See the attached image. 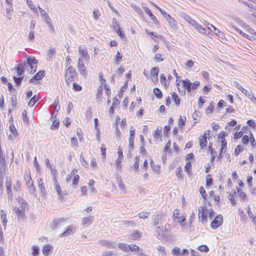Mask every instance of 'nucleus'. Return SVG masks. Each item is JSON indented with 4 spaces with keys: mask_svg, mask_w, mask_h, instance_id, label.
<instances>
[{
    "mask_svg": "<svg viewBox=\"0 0 256 256\" xmlns=\"http://www.w3.org/2000/svg\"><path fill=\"white\" fill-rule=\"evenodd\" d=\"M52 106L54 110L55 111H56L57 112H58V110H60V106L59 105V102L58 100H56L52 105Z\"/></svg>",
    "mask_w": 256,
    "mask_h": 256,
    "instance_id": "45",
    "label": "nucleus"
},
{
    "mask_svg": "<svg viewBox=\"0 0 256 256\" xmlns=\"http://www.w3.org/2000/svg\"><path fill=\"white\" fill-rule=\"evenodd\" d=\"M75 172H78V170L76 168H74L73 170H72L71 172L67 176L66 178V181L67 182H68L70 180V179L72 178V176L74 174Z\"/></svg>",
    "mask_w": 256,
    "mask_h": 256,
    "instance_id": "58",
    "label": "nucleus"
},
{
    "mask_svg": "<svg viewBox=\"0 0 256 256\" xmlns=\"http://www.w3.org/2000/svg\"><path fill=\"white\" fill-rule=\"evenodd\" d=\"M180 248L175 246L172 250V254L173 256H180Z\"/></svg>",
    "mask_w": 256,
    "mask_h": 256,
    "instance_id": "36",
    "label": "nucleus"
},
{
    "mask_svg": "<svg viewBox=\"0 0 256 256\" xmlns=\"http://www.w3.org/2000/svg\"><path fill=\"white\" fill-rule=\"evenodd\" d=\"M28 206V203L24 200H22L18 208H14V210L18 216V222H22L25 217V210Z\"/></svg>",
    "mask_w": 256,
    "mask_h": 256,
    "instance_id": "1",
    "label": "nucleus"
},
{
    "mask_svg": "<svg viewBox=\"0 0 256 256\" xmlns=\"http://www.w3.org/2000/svg\"><path fill=\"white\" fill-rule=\"evenodd\" d=\"M78 53L82 58V60L88 61L90 59L89 55L88 53L87 49L84 46H80L78 48Z\"/></svg>",
    "mask_w": 256,
    "mask_h": 256,
    "instance_id": "8",
    "label": "nucleus"
},
{
    "mask_svg": "<svg viewBox=\"0 0 256 256\" xmlns=\"http://www.w3.org/2000/svg\"><path fill=\"white\" fill-rule=\"evenodd\" d=\"M156 8L160 11V13L164 17L166 20L168 19L167 16H170L169 14H167V12L164 10H162L159 6H156Z\"/></svg>",
    "mask_w": 256,
    "mask_h": 256,
    "instance_id": "55",
    "label": "nucleus"
},
{
    "mask_svg": "<svg viewBox=\"0 0 256 256\" xmlns=\"http://www.w3.org/2000/svg\"><path fill=\"white\" fill-rule=\"evenodd\" d=\"M77 230V227L73 225H70L66 228V230H64L62 234H60V237H66L70 235H72Z\"/></svg>",
    "mask_w": 256,
    "mask_h": 256,
    "instance_id": "9",
    "label": "nucleus"
},
{
    "mask_svg": "<svg viewBox=\"0 0 256 256\" xmlns=\"http://www.w3.org/2000/svg\"><path fill=\"white\" fill-rule=\"evenodd\" d=\"M122 56L120 53L118 51L117 52L114 59V62L115 64H118L122 60Z\"/></svg>",
    "mask_w": 256,
    "mask_h": 256,
    "instance_id": "28",
    "label": "nucleus"
},
{
    "mask_svg": "<svg viewBox=\"0 0 256 256\" xmlns=\"http://www.w3.org/2000/svg\"><path fill=\"white\" fill-rule=\"evenodd\" d=\"M79 180L80 176L78 174H74V177L72 180V185L74 187H75L78 185Z\"/></svg>",
    "mask_w": 256,
    "mask_h": 256,
    "instance_id": "46",
    "label": "nucleus"
},
{
    "mask_svg": "<svg viewBox=\"0 0 256 256\" xmlns=\"http://www.w3.org/2000/svg\"><path fill=\"white\" fill-rule=\"evenodd\" d=\"M186 120V118L184 117V118H182L181 116H180L178 121V124L180 128L184 126L185 125V122Z\"/></svg>",
    "mask_w": 256,
    "mask_h": 256,
    "instance_id": "59",
    "label": "nucleus"
},
{
    "mask_svg": "<svg viewBox=\"0 0 256 256\" xmlns=\"http://www.w3.org/2000/svg\"><path fill=\"white\" fill-rule=\"evenodd\" d=\"M128 141L129 144L128 146V148L129 150V152H131V150H132L134 149V138H130Z\"/></svg>",
    "mask_w": 256,
    "mask_h": 256,
    "instance_id": "43",
    "label": "nucleus"
},
{
    "mask_svg": "<svg viewBox=\"0 0 256 256\" xmlns=\"http://www.w3.org/2000/svg\"><path fill=\"white\" fill-rule=\"evenodd\" d=\"M154 93L156 96L158 98H162L163 95L161 90L158 88H155L153 90Z\"/></svg>",
    "mask_w": 256,
    "mask_h": 256,
    "instance_id": "31",
    "label": "nucleus"
},
{
    "mask_svg": "<svg viewBox=\"0 0 256 256\" xmlns=\"http://www.w3.org/2000/svg\"><path fill=\"white\" fill-rule=\"evenodd\" d=\"M166 228L164 226H158L156 228V235L158 239L161 240L164 238V233Z\"/></svg>",
    "mask_w": 256,
    "mask_h": 256,
    "instance_id": "13",
    "label": "nucleus"
},
{
    "mask_svg": "<svg viewBox=\"0 0 256 256\" xmlns=\"http://www.w3.org/2000/svg\"><path fill=\"white\" fill-rule=\"evenodd\" d=\"M214 110V104L213 102H211L210 105L208 106L207 108L206 109V114H210Z\"/></svg>",
    "mask_w": 256,
    "mask_h": 256,
    "instance_id": "50",
    "label": "nucleus"
},
{
    "mask_svg": "<svg viewBox=\"0 0 256 256\" xmlns=\"http://www.w3.org/2000/svg\"><path fill=\"white\" fill-rule=\"evenodd\" d=\"M162 218V215L157 214L154 219V222L155 226H157L161 222V220Z\"/></svg>",
    "mask_w": 256,
    "mask_h": 256,
    "instance_id": "40",
    "label": "nucleus"
},
{
    "mask_svg": "<svg viewBox=\"0 0 256 256\" xmlns=\"http://www.w3.org/2000/svg\"><path fill=\"white\" fill-rule=\"evenodd\" d=\"M237 192H238V194L240 197L241 198H242L243 200H246V194L240 188H238V187L237 188Z\"/></svg>",
    "mask_w": 256,
    "mask_h": 256,
    "instance_id": "38",
    "label": "nucleus"
},
{
    "mask_svg": "<svg viewBox=\"0 0 256 256\" xmlns=\"http://www.w3.org/2000/svg\"><path fill=\"white\" fill-rule=\"evenodd\" d=\"M10 100H11V102H12L11 106L12 108H14L17 104L16 97V95L15 94L12 95Z\"/></svg>",
    "mask_w": 256,
    "mask_h": 256,
    "instance_id": "56",
    "label": "nucleus"
},
{
    "mask_svg": "<svg viewBox=\"0 0 256 256\" xmlns=\"http://www.w3.org/2000/svg\"><path fill=\"white\" fill-rule=\"evenodd\" d=\"M32 254L33 256H37L39 254V248L36 246H34L32 247Z\"/></svg>",
    "mask_w": 256,
    "mask_h": 256,
    "instance_id": "64",
    "label": "nucleus"
},
{
    "mask_svg": "<svg viewBox=\"0 0 256 256\" xmlns=\"http://www.w3.org/2000/svg\"><path fill=\"white\" fill-rule=\"evenodd\" d=\"M118 158L116 162V168L118 169H120L122 167L121 162H122V160L123 158L122 150V148L120 146H118Z\"/></svg>",
    "mask_w": 256,
    "mask_h": 256,
    "instance_id": "14",
    "label": "nucleus"
},
{
    "mask_svg": "<svg viewBox=\"0 0 256 256\" xmlns=\"http://www.w3.org/2000/svg\"><path fill=\"white\" fill-rule=\"evenodd\" d=\"M64 220L62 218H59L54 220L51 226L52 230L56 229L60 225V224L64 222Z\"/></svg>",
    "mask_w": 256,
    "mask_h": 256,
    "instance_id": "21",
    "label": "nucleus"
},
{
    "mask_svg": "<svg viewBox=\"0 0 256 256\" xmlns=\"http://www.w3.org/2000/svg\"><path fill=\"white\" fill-rule=\"evenodd\" d=\"M10 130L14 136H16L18 134V132L16 128L14 126L13 124H10L9 126Z\"/></svg>",
    "mask_w": 256,
    "mask_h": 256,
    "instance_id": "39",
    "label": "nucleus"
},
{
    "mask_svg": "<svg viewBox=\"0 0 256 256\" xmlns=\"http://www.w3.org/2000/svg\"><path fill=\"white\" fill-rule=\"evenodd\" d=\"M21 186H22V182L20 180H18L16 182V186H14L13 188L16 192L19 191L20 189Z\"/></svg>",
    "mask_w": 256,
    "mask_h": 256,
    "instance_id": "61",
    "label": "nucleus"
},
{
    "mask_svg": "<svg viewBox=\"0 0 256 256\" xmlns=\"http://www.w3.org/2000/svg\"><path fill=\"white\" fill-rule=\"evenodd\" d=\"M198 211V217L201 218L202 223H204L206 220L208 216L206 208L204 206H200Z\"/></svg>",
    "mask_w": 256,
    "mask_h": 256,
    "instance_id": "10",
    "label": "nucleus"
},
{
    "mask_svg": "<svg viewBox=\"0 0 256 256\" xmlns=\"http://www.w3.org/2000/svg\"><path fill=\"white\" fill-rule=\"evenodd\" d=\"M82 58H79L78 60V68L80 73L84 76H86L87 74L86 68L82 62Z\"/></svg>",
    "mask_w": 256,
    "mask_h": 256,
    "instance_id": "11",
    "label": "nucleus"
},
{
    "mask_svg": "<svg viewBox=\"0 0 256 256\" xmlns=\"http://www.w3.org/2000/svg\"><path fill=\"white\" fill-rule=\"evenodd\" d=\"M38 100V98L35 94L30 100L28 102V106L30 107H33L36 102Z\"/></svg>",
    "mask_w": 256,
    "mask_h": 256,
    "instance_id": "27",
    "label": "nucleus"
},
{
    "mask_svg": "<svg viewBox=\"0 0 256 256\" xmlns=\"http://www.w3.org/2000/svg\"><path fill=\"white\" fill-rule=\"evenodd\" d=\"M213 180L210 174H208L206 176V186H210L212 184Z\"/></svg>",
    "mask_w": 256,
    "mask_h": 256,
    "instance_id": "47",
    "label": "nucleus"
},
{
    "mask_svg": "<svg viewBox=\"0 0 256 256\" xmlns=\"http://www.w3.org/2000/svg\"><path fill=\"white\" fill-rule=\"evenodd\" d=\"M122 224L124 226L130 225L132 226H134L136 225V222L134 220L128 221V220H122Z\"/></svg>",
    "mask_w": 256,
    "mask_h": 256,
    "instance_id": "54",
    "label": "nucleus"
},
{
    "mask_svg": "<svg viewBox=\"0 0 256 256\" xmlns=\"http://www.w3.org/2000/svg\"><path fill=\"white\" fill-rule=\"evenodd\" d=\"M76 72L74 68L72 66H69L66 71L65 76V80L66 84H70L74 80V78L76 77Z\"/></svg>",
    "mask_w": 256,
    "mask_h": 256,
    "instance_id": "5",
    "label": "nucleus"
},
{
    "mask_svg": "<svg viewBox=\"0 0 256 256\" xmlns=\"http://www.w3.org/2000/svg\"><path fill=\"white\" fill-rule=\"evenodd\" d=\"M221 148L220 150V154H222L223 152V151L226 150V146H227V142L226 141V139H224L221 140Z\"/></svg>",
    "mask_w": 256,
    "mask_h": 256,
    "instance_id": "42",
    "label": "nucleus"
},
{
    "mask_svg": "<svg viewBox=\"0 0 256 256\" xmlns=\"http://www.w3.org/2000/svg\"><path fill=\"white\" fill-rule=\"evenodd\" d=\"M210 26V27L212 28V29L210 27H208V29H210L212 32H214L216 36H218L220 38H222L224 36V34L216 28L212 24H208Z\"/></svg>",
    "mask_w": 256,
    "mask_h": 256,
    "instance_id": "19",
    "label": "nucleus"
},
{
    "mask_svg": "<svg viewBox=\"0 0 256 256\" xmlns=\"http://www.w3.org/2000/svg\"><path fill=\"white\" fill-rule=\"evenodd\" d=\"M167 17L168 19L166 20L168 22L170 28L174 30H177L178 29L177 22L171 16H167Z\"/></svg>",
    "mask_w": 256,
    "mask_h": 256,
    "instance_id": "17",
    "label": "nucleus"
},
{
    "mask_svg": "<svg viewBox=\"0 0 256 256\" xmlns=\"http://www.w3.org/2000/svg\"><path fill=\"white\" fill-rule=\"evenodd\" d=\"M118 186L122 190L125 191L126 190V188L124 186V184L122 182V179H118Z\"/></svg>",
    "mask_w": 256,
    "mask_h": 256,
    "instance_id": "57",
    "label": "nucleus"
},
{
    "mask_svg": "<svg viewBox=\"0 0 256 256\" xmlns=\"http://www.w3.org/2000/svg\"><path fill=\"white\" fill-rule=\"evenodd\" d=\"M38 60L34 57L30 56L26 58V64L30 70L28 69V71L30 74L34 73L38 68Z\"/></svg>",
    "mask_w": 256,
    "mask_h": 256,
    "instance_id": "4",
    "label": "nucleus"
},
{
    "mask_svg": "<svg viewBox=\"0 0 256 256\" xmlns=\"http://www.w3.org/2000/svg\"><path fill=\"white\" fill-rule=\"evenodd\" d=\"M247 124L254 128H256V123L252 120H249L246 122Z\"/></svg>",
    "mask_w": 256,
    "mask_h": 256,
    "instance_id": "63",
    "label": "nucleus"
},
{
    "mask_svg": "<svg viewBox=\"0 0 256 256\" xmlns=\"http://www.w3.org/2000/svg\"><path fill=\"white\" fill-rule=\"evenodd\" d=\"M55 188L58 194V196L60 197V198L62 199V190H61V188H60V185L58 184H56Z\"/></svg>",
    "mask_w": 256,
    "mask_h": 256,
    "instance_id": "49",
    "label": "nucleus"
},
{
    "mask_svg": "<svg viewBox=\"0 0 256 256\" xmlns=\"http://www.w3.org/2000/svg\"><path fill=\"white\" fill-rule=\"evenodd\" d=\"M179 212L180 210L177 209H176L174 210L173 212L174 220L180 224L182 230H186L188 228V226L185 224L186 216L185 214H182L180 216Z\"/></svg>",
    "mask_w": 256,
    "mask_h": 256,
    "instance_id": "2",
    "label": "nucleus"
},
{
    "mask_svg": "<svg viewBox=\"0 0 256 256\" xmlns=\"http://www.w3.org/2000/svg\"><path fill=\"white\" fill-rule=\"evenodd\" d=\"M44 76V70H40L29 80V82L30 83H34L35 82L41 80Z\"/></svg>",
    "mask_w": 256,
    "mask_h": 256,
    "instance_id": "12",
    "label": "nucleus"
},
{
    "mask_svg": "<svg viewBox=\"0 0 256 256\" xmlns=\"http://www.w3.org/2000/svg\"><path fill=\"white\" fill-rule=\"evenodd\" d=\"M26 4L34 12H37L38 10L37 8L33 4L32 0H26Z\"/></svg>",
    "mask_w": 256,
    "mask_h": 256,
    "instance_id": "41",
    "label": "nucleus"
},
{
    "mask_svg": "<svg viewBox=\"0 0 256 256\" xmlns=\"http://www.w3.org/2000/svg\"><path fill=\"white\" fill-rule=\"evenodd\" d=\"M19 76L20 77H18V78H16V76H14V78H13L14 82L16 83V85L18 86L21 84L24 78L23 76Z\"/></svg>",
    "mask_w": 256,
    "mask_h": 256,
    "instance_id": "51",
    "label": "nucleus"
},
{
    "mask_svg": "<svg viewBox=\"0 0 256 256\" xmlns=\"http://www.w3.org/2000/svg\"><path fill=\"white\" fill-rule=\"evenodd\" d=\"M86 116L87 119L90 120L92 117V110L90 106L88 107L86 112Z\"/></svg>",
    "mask_w": 256,
    "mask_h": 256,
    "instance_id": "53",
    "label": "nucleus"
},
{
    "mask_svg": "<svg viewBox=\"0 0 256 256\" xmlns=\"http://www.w3.org/2000/svg\"><path fill=\"white\" fill-rule=\"evenodd\" d=\"M146 13L148 15L152 20H155V16L152 13L150 10L147 6H142Z\"/></svg>",
    "mask_w": 256,
    "mask_h": 256,
    "instance_id": "32",
    "label": "nucleus"
},
{
    "mask_svg": "<svg viewBox=\"0 0 256 256\" xmlns=\"http://www.w3.org/2000/svg\"><path fill=\"white\" fill-rule=\"evenodd\" d=\"M24 178L26 181V185L28 187V188L29 190V192L34 194L35 192V188L33 186V182L32 179L30 176V174H25L24 175Z\"/></svg>",
    "mask_w": 256,
    "mask_h": 256,
    "instance_id": "6",
    "label": "nucleus"
},
{
    "mask_svg": "<svg viewBox=\"0 0 256 256\" xmlns=\"http://www.w3.org/2000/svg\"><path fill=\"white\" fill-rule=\"evenodd\" d=\"M38 186L40 190L42 197L44 198L46 196V190L44 186V184L42 186Z\"/></svg>",
    "mask_w": 256,
    "mask_h": 256,
    "instance_id": "48",
    "label": "nucleus"
},
{
    "mask_svg": "<svg viewBox=\"0 0 256 256\" xmlns=\"http://www.w3.org/2000/svg\"><path fill=\"white\" fill-rule=\"evenodd\" d=\"M198 250L200 252H208V250H209V248H208V246L204 244L198 247Z\"/></svg>",
    "mask_w": 256,
    "mask_h": 256,
    "instance_id": "52",
    "label": "nucleus"
},
{
    "mask_svg": "<svg viewBox=\"0 0 256 256\" xmlns=\"http://www.w3.org/2000/svg\"><path fill=\"white\" fill-rule=\"evenodd\" d=\"M129 251L130 250L132 252H140V248L138 246L134 244H132L129 245Z\"/></svg>",
    "mask_w": 256,
    "mask_h": 256,
    "instance_id": "35",
    "label": "nucleus"
},
{
    "mask_svg": "<svg viewBox=\"0 0 256 256\" xmlns=\"http://www.w3.org/2000/svg\"><path fill=\"white\" fill-rule=\"evenodd\" d=\"M236 196V191H234L233 194L230 193L228 196V200L230 201L231 204L232 206L235 205L236 204V201L234 199V198Z\"/></svg>",
    "mask_w": 256,
    "mask_h": 256,
    "instance_id": "25",
    "label": "nucleus"
},
{
    "mask_svg": "<svg viewBox=\"0 0 256 256\" xmlns=\"http://www.w3.org/2000/svg\"><path fill=\"white\" fill-rule=\"evenodd\" d=\"M25 66H26V64L20 63L18 64V66L14 68V70H16L18 76H21L24 74Z\"/></svg>",
    "mask_w": 256,
    "mask_h": 256,
    "instance_id": "15",
    "label": "nucleus"
},
{
    "mask_svg": "<svg viewBox=\"0 0 256 256\" xmlns=\"http://www.w3.org/2000/svg\"><path fill=\"white\" fill-rule=\"evenodd\" d=\"M160 69L158 66L154 67L151 69L150 75L152 77L158 76Z\"/></svg>",
    "mask_w": 256,
    "mask_h": 256,
    "instance_id": "30",
    "label": "nucleus"
},
{
    "mask_svg": "<svg viewBox=\"0 0 256 256\" xmlns=\"http://www.w3.org/2000/svg\"><path fill=\"white\" fill-rule=\"evenodd\" d=\"M193 27L198 32L204 34H206L208 30L206 28H203L202 25L199 24L197 22Z\"/></svg>",
    "mask_w": 256,
    "mask_h": 256,
    "instance_id": "23",
    "label": "nucleus"
},
{
    "mask_svg": "<svg viewBox=\"0 0 256 256\" xmlns=\"http://www.w3.org/2000/svg\"><path fill=\"white\" fill-rule=\"evenodd\" d=\"M181 172H182L181 167H180V166L176 168V174L178 179H181L182 178V175L181 174Z\"/></svg>",
    "mask_w": 256,
    "mask_h": 256,
    "instance_id": "62",
    "label": "nucleus"
},
{
    "mask_svg": "<svg viewBox=\"0 0 256 256\" xmlns=\"http://www.w3.org/2000/svg\"><path fill=\"white\" fill-rule=\"evenodd\" d=\"M51 249V246L50 245H45L42 248V253L45 256H48L50 254V252Z\"/></svg>",
    "mask_w": 256,
    "mask_h": 256,
    "instance_id": "37",
    "label": "nucleus"
},
{
    "mask_svg": "<svg viewBox=\"0 0 256 256\" xmlns=\"http://www.w3.org/2000/svg\"><path fill=\"white\" fill-rule=\"evenodd\" d=\"M206 133L205 132L204 134L200 136L199 138L200 146L201 149H204L207 146L208 142L206 136Z\"/></svg>",
    "mask_w": 256,
    "mask_h": 256,
    "instance_id": "16",
    "label": "nucleus"
},
{
    "mask_svg": "<svg viewBox=\"0 0 256 256\" xmlns=\"http://www.w3.org/2000/svg\"><path fill=\"white\" fill-rule=\"evenodd\" d=\"M243 150V148L241 146L238 145L236 146L234 150V154L236 156H238L240 153Z\"/></svg>",
    "mask_w": 256,
    "mask_h": 256,
    "instance_id": "60",
    "label": "nucleus"
},
{
    "mask_svg": "<svg viewBox=\"0 0 256 256\" xmlns=\"http://www.w3.org/2000/svg\"><path fill=\"white\" fill-rule=\"evenodd\" d=\"M59 124H60L59 120H54L52 124V125L50 126L51 129L52 130H55L58 129L59 127Z\"/></svg>",
    "mask_w": 256,
    "mask_h": 256,
    "instance_id": "44",
    "label": "nucleus"
},
{
    "mask_svg": "<svg viewBox=\"0 0 256 256\" xmlns=\"http://www.w3.org/2000/svg\"><path fill=\"white\" fill-rule=\"evenodd\" d=\"M223 222V217L219 214L216 216L210 224V226L213 230H216L220 226Z\"/></svg>",
    "mask_w": 256,
    "mask_h": 256,
    "instance_id": "7",
    "label": "nucleus"
},
{
    "mask_svg": "<svg viewBox=\"0 0 256 256\" xmlns=\"http://www.w3.org/2000/svg\"><path fill=\"white\" fill-rule=\"evenodd\" d=\"M118 246L122 250H123L126 252H129V245L127 244L124 243H120L118 244Z\"/></svg>",
    "mask_w": 256,
    "mask_h": 256,
    "instance_id": "34",
    "label": "nucleus"
},
{
    "mask_svg": "<svg viewBox=\"0 0 256 256\" xmlns=\"http://www.w3.org/2000/svg\"><path fill=\"white\" fill-rule=\"evenodd\" d=\"M94 216H89L83 218L82 220V224L83 225H90L92 224Z\"/></svg>",
    "mask_w": 256,
    "mask_h": 256,
    "instance_id": "22",
    "label": "nucleus"
},
{
    "mask_svg": "<svg viewBox=\"0 0 256 256\" xmlns=\"http://www.w3.org/2000/svg\"><path fill=\"white\" fill-rule=\"evenodd\" d=\"M0 218L2 220V223L4 226V229H6V227L7 224V219L6 214L4 212V210L0 211Z\"/></svg>",
    "mask_w": 256,
    "mask_h": 256,
    "instance_id": "26",
    "label": "nucleus"
},
{
    "mask_svg": "<svg viewBox=\"0 0 256 256\" xmlns=\"http://www.w3.org/2000/svg\"><path fill=\"white\" fill-rule=\"evenodd\" d=\"M172 98L176 104V106H179L180 104V98L175 92H173L172 93Z\"/></svg>",
    "mask_w": 256,
    "mask_h": 256,
    "instance_id": "33",
    "label": "nucleus"
},
{
    "mask_svg": "<svg viewBox=\"0 0 256 256\" xmlns=\"http://www.w3.org/2000/svg\"><path fill=\"white\" fill-rule=\"evenodd\" d=\"M38 9L40 10V13L41 17L46 22L48 21H51V19L50 18L48 14L46 12V11L43 10L42 8H40V6H38Z\"/></svg>",
    "mask_w": 256,
    "mask_h": 256,
    "instance_id": "18",
    "label": "nucleus"
},
{
    "mask_svg": "<svg viewBox=\"0 0 256 256\" xmlns=\"http://www.w3.org/2000/svg\"><path fill=\"white\" fill-rule=\"evenodd\" d=\"M103 246H106L108 248H114L115 247L116 244L108 240H102L100 242Z\"/></svg>",
    "mask_w": 256,
    "mask_h": 256,
    "instance_id": "24",
    "label": "nucleus"
},
{
    "mask_svg": "<svg viewBox=\"0 0 256 256\" xmlns=\"http://www.w3.org/2000/svg\"><path fill=\"white\" fill-rule=\"evenodd\" d=\"M183 87L187 90L188 92H190L192 90H196L200 86L199 81H195L192 82L188 79L183 80H182Z\"/></svg>",
    "mask_w": 256,
    "mask_h": 256,
    "instance_id": "3",
    "label": "nucleus"
},
{
    "mask_svg": "<svg viewBox=\"0 0 256 256\" xmlns=\"http://www.w3.org/2000/svg\"><path fill=\"white\" fill-rule=\"evenodd\" d=\"M182 16L186 21L192 26H194L196 22L195 20H193L190 16L186 14H182Z\"/></svg>",
    "mask_w": 256,
    "mask_h": 256,
    "instance_id": "20",
    "label": "nucleus"
},
{
    "mask_svg": "<svg viewBox=\"0 0 256 256\" xmlns=\"http://www.w3.org/2000/svg\"><path fill=\"white\" fill-rule=\"evenodd\" d=\"M130 236L132 239L138 240L142 237V234L140 232L135 231L131 234Z\"/></svg>",
    "mask_w": 256,
    "mask_h": 256,
    "instance_id": "29",
    "label": "nucleus"
}]
</instances>
